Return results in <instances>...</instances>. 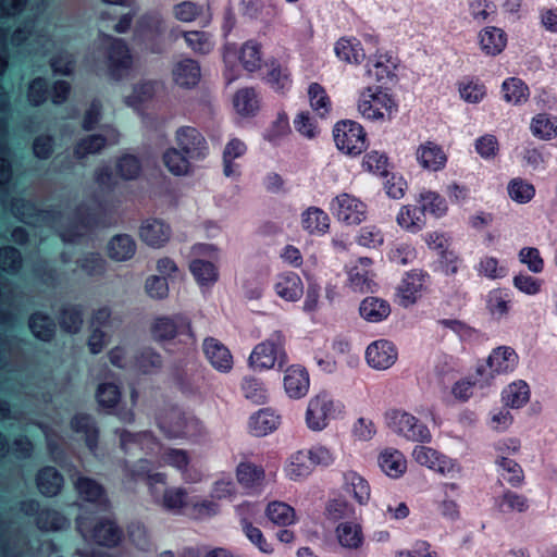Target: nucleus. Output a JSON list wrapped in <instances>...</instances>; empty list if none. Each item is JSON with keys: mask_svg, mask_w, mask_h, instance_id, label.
<instances>
[{"mask_svg": "<svg viewBox=\"0 0 557 557\" xmlns=\"http://www.w3.org/2000/svg\"><path fill=\"white\" fill-rule=\"evenodd\" d=\"M156 422L161 433L169 440H197L207 434L196 418L186 414L176 406L162 407L156 416Z\"/></svg>", "mask_w": 557, "mask_h": 557, "instance_id": "f257e3e1", "label": "nucleus"}, {"mask_svg": "<svg viewBox=\"0 0 557 557\" xmlns=\"http://www.w3.org/2000/svg\"><path fill=\"white\" fill-rule=\"evenodd\" d=\"M153 502L162 509L181 513L188 505L187 490L181 486H168V476L162 472L149 473L146 476Z\"/></svg>", "mask_w": 557, "mask_h": 557, "instance_id": "f03ea898", "label": "nucleus"}, {"mask_svg": "<svg viewBox=\"0 0 557 557\" xmlns=\"http://www.w3.org/2000/svg\"><path fill=\"white\" fill-rule=\"evenodd\" d=\"M336 147L346 154H360L366 149V133L354 121L338 122L334 128Z\"/></svg>", "mask_w": 557, "mask_h": 557, "instance_id": "7ed1b4c3", "label": "nucleus"}, {"mask_svg": "<svg viewBox=\"0 0 557 557\" xmlns=\"http://www.w3.org/2000/svg\"><path fill=\"white\" fill-rule=\"evenodd\" d=\"M283 346V334L275 332L271 338L255 347L249 358L250 364L258 369H271L275 366L277 360L283 362L285 358Z\"/></svg>", "mask_w": 557, "mask_h": 557, "instance_id": "20e7f679", "label": "nucleus"}, {"mask_svg": "<svg viewBox=\"0 0 557 557\" xmlns=\"http://www.w3.org/2000/svg\"><path fill=\"white\" fill-rule=\"evenodd\" d=\"M70 85L65 81H58L50 89L46 79L38 77L32 81L28 87L30 104H42L50 100L53 104H62L67 100Z\"/></svg>", "mask_w": 557, "mask_h": 557, "instance_id": "39448f33", "label": "nucleus"}, {"mask_svg": "<svg viewBox=\"0 0 557 557\" xmlns=\"http://www.w3.org/2000/svg\"><path fill=\"white\" fill-rule=\"evenodd\" d=\"M77 529L84 537L95 541L102 546H115L123 536L122 530L112 520H99L92 529H89L86 519H77Z\"/></svg>", "mask_w": 557, "mask_h": 557, "instance_id": "423d86ee", "label": "nucleus"}, {"mask_svg": "<svg viewBox=\"0 0 557 557\" xmlns=\"http://www.w3.org/2000/svg\"><path fill=\"white\" fill-rule=\"evenodd\" d=\"M160 462L180 471L187 483H198L203 478L202 472L191 465L190 454L186 449L164 447L160 454Z\"/></svg>", "mask_w": 557, "mask_h": 557, "instance_id": "0eeeda50", "label": "nucleus"}, {"mask_svg": "<svg viewBox=\"0 0 557 557\" xmlns=\"http://www.w3.org/2000/svg\"><path fill=\"white\" fill-rule=\"evenodd\" d=\"M389 425L395 432L410 441L422 443L431 441V432L428 426L408 412L393 411L389 416Z\"/></svg>", "mask_w": 557, "mask_h": 557, "instance_id": "6e6552de", "label": "nucleus"}, {"mask_svg": "<svg viewBox=\"0 0 557 557\" xmlns=\"http://www.w3.org/2000/svg\"><path fill=\"white\" fill-rule=\"evenodd\" d=\"M121 134L113 127H106L102 134H95L79 139L74 147V156L84 159L89 154L101 152L107 146L119 144Z\"/></svg>", "mask_w": 557, "mask_h": 557, "instance_id": "1a4fd4ad", "label": "nucleus"}, {"mask_svg": "<svg viewBox=\"0 0 557 557\" xmlns=\"http://www.w3.org/2000/svg\"><path fill=\"white\" fill-rule=\"evenodd\" d=\"M518 362V357L513 349L509 347H498L486 361V367L478 369L479 375L483 377V382L488 384L495 374L507 372Z\"/></svg>", "mask_w": 557, "mask_h": 557, "instance_id": "9d476101", "label": "nucleus"}, {"mask_svg": "<svg viewBox=\"0 0 557 557\" xmlns=\"http://www.w3.org/2000/svg\"><path fill=\"white\" fill-rule=\"evenodd\" d=\"M333 400L322 393L310 399L306 412L307 425L314 431L324 429L329 420L334 416Z\"/></svg>", "mask_w": 557, "mask_h": 557, "instance_id": "9b49d317", "label": "nucleus"}, {"mask_svg": "<svg viewBox=\"0 0 557 557\" xmlns=\"http://www.w3.org/2000/svg\"><path fill=\"white\" fill-rule=\"evenodd\" d=\"M152 336L158 342H168L177 335H190V322L183 315L159 317L151 326Z\"/></svg>", "mask_w": 557, "mask_h": 557, "instance_id": "f8f14e48", "label": "nucleus"}, {"mask_svg": "<svg viewBox=\"0 0 557 557\" xmlns=\"http://www.w3.org/2000/svg\"><path fill=\"white\" fill-rule=\"evenodd\" d=\"M337 216L347 225H358L367 218V205L354 195L343 193L336 197Z\"/></svg>", "mask_w": 557, "mask_h": 557, "instance_id": "ddd939ff", "label": "nucleus"}, {"mask_svg": "<svg viewBox=\"0 0 557 557\" xmlns=\"http://www.w3.org/2000/svg\"><path fill=\"white\" fill-rule=\"evenodd\" d=\"M70 479L74 485L78 496L89 503L107 508L109 499L103 486L94 479L82 475L78 472L70 474Z\"/></svg>", "mask_w": 557, "mask_h": 557, "instance_id": "4468645a", "label": "nucleus"}, {"mask_svg": "<svg viewBox=\"0 0 557 557\" xmlns=\"http://www.w3.org/2000/svg\"><path fill=\"white\" fill-rule=\"evenodd\" d=\"M110 41L108 53V67L111 76L121 78L127 74L132 66V55L127 46L122 39L107 36Z\"/></svg>", "mask_w": 557, "mask_h": 557, "instance_id": "2eb2a0df", "label": "nucleus"}, {"mask_svg": "<svg viewBox=\"0 0 557 557\" xmlns=\"http://www.w3.org/2000/svg\"><path fill=\"white\" fill-rule=\"evenodd\" d=\"M374 276L372 260L369 258H360L348 271L349 286L354 292L358 293L372 292L376 285Z\"/></svg>", "mask_w": 557, "mask_h": 557, "instance_id": "dca6fc26", "label": "nucleus"}, {"mask_svg": "<svg viewBox=\"0 0 557 557\" xmlns=\"http://www.w3.org/2000/svg\"><path fill=\"white\" fill-rule=\"evenodd\" d=\"M366 356L372 368L385 370L395 363L397 350L391 342L381 339L368 346Z\"/></svg>", "mask_w": 557, "mask_h": 557, "instance_id": "f3484780", "label": "nucleus"}, {"mask_svg": "<svg viewBox=\"0 0 557 557\" xmlns=\"http://www.w3.org/2000/svg\"><path fill=\"white\" fill-rule=\"evenodd\" d=\"M414 460L433 471L445 474L454 469L451 460L428 446H417L412 454Z\"/></svg>", "mask_w": 557, "mask_h": 557, "instance_id": "a211bd4d", "label": "nucleus"}, {"mask_svg": "<svg viewBox=\"0 0 557 557\" xmlns=\"http://www.w3.org/2000/svg\"><path fill=\"white\" fill-rule=\"evenodd\" d=\"M176 141L182 151L189 158L202 157L205 154L206 139L194 127H181L176 132Z\"/></svg>", "mask_w": 557, "mask_h": 557, "instance_id": "6ab92c4d", "label": "nucleus"}, {"mask_svg": "<svg viewBox=\"0 0 557 557\" xmlns=\"http://www.w3.org/2000/svg\"><path fill=\"white\" fill-rule=\"evenodd\" d=\"M398 63L389 53H375L368 61V74L377 82L392 81L396 76Z\"/></svg>", "mask_w": 557, "mask_h": 557, "instance_id": "aec40b11", "label": "nucleus"}, {"mask_svg": "<svg viewBox=\"0 0 557 557\" xmlns=\"http://www.w3.org/2000/svg\"><path fill=\"white\" fill-rule=\"evenodd\" d=\"M309 374L300 366H290L287 368L284 376V387L292 398L305 396L309 389Z\"/></svg>", "mask_w": 557, "mask_h": 557, "instance_id": "412c9836", "label": "nucleus"}, {"mask_svg": "<svg viewBox=\"0 0 557 557\" xmlns=\"http://www.w3.org/2000/svg\"><path fill=\"white\" fill-rule=\"evenodd\" d=\"M417 159L423 169L430 171H438L447 162V156L442 147L433 141H426L418 147Z\"/></svg>", "mask_w": 557, "mask_h": 557, "instance_id": "4be33fe9", "label": "nucleus"}, {"mask_svg": "<svg viewBox=\"0 0 557 557\" xmlns=\"http://www.w3.org/2000/svg\"><path fill=\"white\" fill-rule=\"evenodd\" d=\"M424 290V275L422 273H409L398 287V298L404 307L412 306L421 297Z\"/></svg>", "mask_w": 557, "mask_h": 557, "instance_id": "5701e85b", "label": "nucleus"}, {"mask_svg": "<svg viewBox=\"0 0 557 557\" xmlns=\"http://www.w3.org/2000/svg\"><path fill=\"white\" fill-rule=\"evenodd\" d=\"M479 44L486 55L494 57L502 53L506 48L507 35L498 27L488 26L479 33Z\"/></svg>", "mask_w": 557, "mask_h": 557, "instance_id": "b1692460", "label": "nucleus"}, {"mask_svg": "<svg viewBox=\"0 0 557 557\" xmlns=\"http://www.w3.org/2000/svg\"><path fill=\"white\" fill-rule=\"evenodd\" d=\"M391 312L392 308L388 301L374 296L366 297L359 306L361 318L371 323H379L387 319Z\"/></svg>", "mask_w": 557, "mask_h": 557, "instance_id": "393cba45", "label": "nucleus"}, {"mask_svg": "<svg viewBox=\"0 0 557 557\" xmlns=\"http://www.w3.org/2000/svg\"><path fill=\"white\" fill-rule=\"evenodd\" d=\"M237 482L246 488L260 486L265 479V471L262 466L244 458L236 467Z\"/></svg>", "mask_w": 557, "mask_h": 557, "instance_id": "a878e982", "label": "nucleus"}, {"mask_svg": "<svg viewBox=\"0 0 557 557\" xmlns=\"http://www.w3.org/2000/svg\"><path fill=\"white\" fill-rule=\"evenodd\" d=\"M205 352L211 364L219 371H228L233 366V357L222 343L215 338L205 341Z\"/></svg>", "mask_w": 557, "mask_h": 557, "instance_id": "bb28decb", "label": "nucleus"}, {"mask_svg": "<svg viewBox=\"0 0 557 557\" xmlns=\"http://www.w3.org/2000/svg\"><path fill=\"white\" fill-rule=\"evenodd\" d=\"M136 249V242L131 235L119 234L110 239L108 256L114 261L124 262L135 256Z\"/></svg>", "mask_w": 557, "mask_h": 557, "instance_id": "cd10ccee", "label": "nucleus"}, {"mask_svg": "<svg viewBox=\"0 0 557 557\" xmlns=\"http://www.w3.org/2000/svg\"><path fill=\"white\" fill-rule=\"evenodd\" d=\"M174 82L182 87L196 86L201 78L200 65L193 59L177 62L173 69Z\"/></svg>", "mask_w": 557, "mask_h": 557, "instance_id": "c85d7f7f", "label": "nucleus"}, {"mask_svg": "<svg viewBox=\"0 0 557 557\" xmlns=\"http://www.w3.org/2000/svg\"><path fill=\"white\" fill-rule=\"evenodd\" d=\"M335 533L341 546L347 549H358L364 541L362 528L356 522L346 521L339 523Z\"/></svg>", "mask_w": 557, "mask_h": 557, "instance_id": "c756f323", "label": "nucleus"}, {"mask_svg": "<svg viewBox=\"0 0 557 557\" xmlns=\"http://www.w3.org/2000/svg\"><path fill=\"white\" fill-rule=\"evenodd\" d=\"M140 236L145 243L152 247L164 245L171 236L169 225L159 220H148L140 228Z\"/></svg>", "mask_w": 557, "mask_h": 557, "instance_id": "7c9ffc66", "label": "nucleus"}, {"mask_svg": "<svg viewBox=\"0 0 557 557\" xmlns=\"http://www.w3.org/2000/svg\"><path fill=\"white\" fill-rule=\"evenodd\" d=\"M164 90V85L160 82H143L134 87L133 94L127 98V104L159 101Z\"/></svg>", "mask_w": 557, "mask_h": 557, "instance_id": "2f4dec72", "label": "nucleus"}, {"mask_svg": "<svg viewBox=\"0 0 557 557\" xmlns=\"http://www.w3.org/2000/svg\"><path fill=\"white\" fill-rule=\"evenodd\" d=\"M116 434L124 450H128L135 445H138L141 449L152 450L160 444L151 431L131 433L126 430H117Z\"/></svg>", "mask_w": 557, "mask_h": 557, "instance_id": "473e14b6", "label": "nucleus"}, {"mask_svg": "<svg viewBox=\"0 0 557 557\" xmlns=\"http://www.w3.org/2000/svg\"><path fill=\"white\" fill-rule=\"evenodd\" d=\"M379 465L383 472L391 478H399L407 469L404 455L397 449H385L379 457Z\"/></svg>", "mask_w": 557, "mask_h": 557, "instance_id": "72a5a7b5", "label": "nucleus"}, {"mask_svg": "<svg viewBox=\"0 0 557 557\" xmlns=\"http://www.w3.org/2000/svg\"><path fill=\"white\" fill-rule=\"evenodd\" d=\"M344 490L351 495L360 505L368 503L371 495L369 482L355 471L345 473Z\"/></svg>", "mask_w": 557, "mask_h": 557, "instance_id": "f704fd0d", "label": "nucleus"}, {"mask_svg": "<svg viewBox=\"0 0 557 557\" xmlns=\"http://www.w3.org/2000/svg\"><path fill=\"white\" fill-rule=\"evenodd\" d=\"M63 476L52 467L41 469L37 475V486L41 494L55 496L63 487Z\"/></svg>", "mask_w": 557, "mask_h": 557, "instance_id": "c9c22d12", "label": "nucleus"}, {"mask_svg": "<svg viewBox=\"0 0 557 557\" xmlns=\"http://www.w3.org/2000/svg\"><path fill=\"white\" fill-rule=\"evenodd\" d=\"M502 91L504 100L519 104L529 100L530 90L527 84L518 77H509L503 82Z\"/></svg>", "mask_w": 557, "mask_h": 557, "instance_id": "e433bc0d", "label": "nucleus"}, {"mask_svg": "<svg viewBox=\"0 0 557 557\" xmlns=\"http://www.w3.org/2000/svg\"><path fill=\"white\" fill-rule=\"evenodd\" d=\"M276 293L285 300L294 301L302 295V282L297 274L289 273L278 277L275 285Z\"/></svg>", "mask_w": 557, "mask_h": 557, "instance_id": "4c0bfd02", "label": "nucleus"}, {"mask_svg": "<svg viewBox=\"0 0 557 557\" xmlns=\"http://www.w3.org/2000/svg\"><path fill=\"white\" fill-rule=\"evenodd\" d=\"M336 55L347 63H360L364 59V51L357 39L341 38L335 45Z\"/></svg>", "mask_w": 557, "mask_h": 557, "instance_id": "58836bf2", "label": "nucleus"}, {"mask_svg": "<svg viewBox=\"0 0 557 557\" xmlns=\"http://www.w3.org/2000/svg\"><path fill=\"white\" fill-rule=\"evenodd\" d=\"M71 424L75 432L85 434L87 446L91 451H95L97 448L98 428L94 419L88 414L79 413L73 418Z\"/></svg>", "mask_w": 557, "mask_h": 557, "instance_id": "ea45409f", "label": "nucleus"}, {"mask_svg": "<svg viewBox=\"0 0 557 557\" xmlns=\"http://www.w3.org/2000/svg\"><path fill=\"white\" fill-rule=\"evenodd\" d=\"M268 518L275 524L289 525L296 520V512L293 507L283 502H272L267 507Z\"/></svg>", "mask_w": 557, "mask_h": 557, "instance_id": "a19ab883", "label": "nucleus"}, {"mask_svg": "<svg viewBox=\"0 0 557 557\" xmlns=\"http://www.w3.org/2000/svg\"><path fill=\"white\" fill-rule=\"evenodd\" d=\"M530 389L524 381L513 382L503 392V400L507 406L519 408L528 403Z\"/></svg>", "mask_w": 557, "mask_h": 557, "instance_id": "79ce46f5", "label": "nucleus"}, {"mask_svg": "<svg viewBox=\"0 0 557 557\" xmlns=\"http://www.w3.org/2000/svg\"><path fill=\"white\" fill-rule=\"evenodd\" d=\"M277 424V417L268 410L258 411L250 418L249 421V426L257 436L268 434L269 432L276 429Z\"/></svg>", "mask_w": 557, "mask_h": 557, "instance_id": "37998d69", "label": "nucleus"}, {"mask_svg": "<svg viewBox=\"0 0 557 557\" xmlns=\"http://www.w3.org/2000/svg\"><path fill=\"white\" fill-rule=\"evenodd\" d=\"M115 170L121 178L131 181L139 177L143 166L140 160L136 156L124 154L117 159Z\"/></svg>", "mask_w": 557, "mask_h": 557, "instance_id": "c03bdc74", "label": "nucleus"}, {"mask_svg": "<svg viewBox=\"0 0 557 557\" xmlns=\"http://www.w3.org/2000/svg\"><path fill=\"white\" fill-rule=\"evenodd\" d=\"M187 46L198 54H208L213 49L212 36L201 30L185 32L183 34Z\"/></svg>", "mask_w": 557, "mask_h": 557, "instance_id": "a18cd8bd", "label": "nucleus"}, {"mask_svg": "<svg viewBox=\"0 0 557 557\" xmlns=\"http://www.w3.org/2000/svg\"><path fill=\"white\" fill-rule=\"evenodd\" d=\"M135 367L143 373H153L161 369L162 357L151 348H144L135 356Z\"/></svg>", "mask_w": 557, "mask_h": 557, "instance_id": "49530a36", "label": "nucleus"}, {"mask_svg": "<svg viewBox=\"0 0 557 557\" xmlns=\"http://www.w3.org/2000/svg\"><path fill=\"white\" fill-rule=\"evenodd\" d=\"M302 223L310 233H323L330 226L327 214L319 208H309L304 213Z\"/></svg>", "mask_w": 557, "mask_h": 557, "instance_id": "de8ad7c7", "label": "nucleus"}, {"mask_svg": "<svg viewBox=\"0 0 557 557\" xmlns=\"http://www.w3.org/2000/svg\"><path fill=\"white\" fill-rule=\"evenodd\" d=\"M189 157L182 154L177 149L170 148L163 154V161L174 175H185L190 171Z\"/></svg>", "mask_w": 557, "mask_h": 557, "instance_id": "09e8293b", "label": "nucleus"}, {"mask_svg": "<svg viewBox=\"0 0 557 557\" xmlns=\"http://www.w3.org/2000/svg\"><path fill=\"white\" fill-rule=\"evenodd\" d=\"M423 222L421 209L414 206H404L397 215L398 225L409 231L420 230Z\"/></svg>", "mask_w": 557, "mask_h": 557, "instance_id": "8fccbe9b", "label": "nucleus"}, {"mask_svg": "<svg viewBox=\"0 0 557 557\" xmlns=\"http://www.w3.org/2000/svg\"><path fill=\"white\" fill-rule=\"evenodd\" d=\"M29 327L33 334L41 341H50L54 335L55 325L53 321L45 314L35 313L29 320Z\"/></svg>", "mask_w": 557, "mask_h": 557, "instance_id": "3c124183", "label": "nucleus"}, {"mask_svg": "<svg viewBox=\"0 0 557 557\" xmlns=\"http://www.w3.org/2000/svg\"><path fill=\"white\" fill-rule=\"evenodd\" d=\"M37 524L41 530L58 531L69 527V520L52 509H42L37 517Z\"/></svg>", "mask_w": 557, "mask_h": 557, "instance_id": "603ef678", "label": "nucleus"}, {"mask_svg": "<svg viewBox=\"0 0 557 557\" xmlns=\"http://www.w3.org/2000/svg\"><path fill=\"white\" fill-rule=\"evenodd\" d=\"M240 61L249 72L256 71L261 66L262 55L261 47L253 40L247 41L240 50Z\"/></svg>", "mask_w": 557, "mask_h": 557, "instance_id": "864d4df0", "label": "nucleus"}, {"mask_svg": "<svg viewBox=\"0 0 557 557\" xmlns=\"http://www.w3.org/2000/svg\"><path fill=\"white\" fill-rule=\"evenodd\" d=\"M359 102L360 104H386L394 102V98L387 88L370 86L361 92Z\"/></svg>", "mask_w": 557, "mask_h": 557, "instance_id": "5fc2aeb1", "label": "nucleus"}, {"mask_svg": "<svg viewBox=\"0 0 557 557\" xmlns=\"http://www.w3.org/2000/svg\"><path fill=\"white\" fill-rule=\"evenodd\" d=\"M190 271L196 280L202 285L213 283L218 278L216 269L213 263L209 261L200 259L194 260L190 263Z\"/></svg>", "mask_w": 557, "mask_h": 557, "instance_id": "6e6d98bb", "label": "nucleus"}, {"mask_svg": "<svg viewBox=\"0 0 557 557\" xmlns=\"http://www.w3.org/2000/svg\"><path fill=\"white\" fill-rule=\"evenodd\" d=\"M246 151V146L243 141L237 138L232 139L225 147L223 152V162H224V174L226 176H232L235 174V169L233 166V160L242 157Z\"/></svg>", "mask_w": 557, "mask_h": 557, "instance_id": "4d7b16f0", "label": "nucleus"}, {"mask_svg": "<svg viewBox=\"0 0 557 557\" xmlns=\"http://www.w3.org/2000/svg\"><path fill=\"white\" fill-rule=\"evenodd\" d=\"M78 263L89 276H102L107 271V261L99 253H87L79 259Z\"/></svg>", "mask_w": 557, "mask_h": 557, "instance_id": "13d9d810", "label": "nucleus"}, {"mask_svg": "<svg viewBox=\"0 0 557 557\" xmlns=\"http://www.w3.org/2000/svg\"><path fill=\"white\" fill-rule=\"evenodd\" d=\"M60 325L69 333H77L83 325L82 310L77 307H65L60 315Z\"/></svg>", "mask_w": 557, "mask_h": 557, "instance_id": "bf43d9fd", "label": "nucleus"}, {"mask_svg": "<svg viewBox=\"0 0 557 557\" xmlns=\"http://www.w3.org/2000/svg\"><path fill=\"white\" fill-rule=\"evenodd\" d=\"M286 474L290 479H297L307 475L311 471V463L308 462V455L306 451H297L292 458L290 462L285 469Z\"/></svg>", "mask_w": 557, "mask_h": 557, "instance_id": "052dcab7", "label": "nucleus"}, {"mask_svg": "<svg viewBox=\"0 0 557 557\" xmlns=\"http://www.w3.org/2000/svg\"><path fill=\"white\" fill-rule=\"evenodd\" d=\"M508 193L515 201L525 203L534 197L535 189L532 184L515 178L508 185Z\"/></svg>", "mask_w": 557, "mask_h": 557, "instance_id": "680f3d73", "label": "nucleus"}, {"mask_svg": "<svg viewBox=\"0 0 557 557\" xmlns=\"http://www.w3.org/2000/svg\"><path fill=\"white\" fill-rule=\"evenodd\" d=\"M460 97L468 103H478L484 99L485 86L474 81H463L459 84Z\"/></svg>", "mask_w": 557, "mask_h": 557, "instance_id": "e2e57ef3", "label": "nucleus"}, {"mask_svg": "<svg viewBox=\"0 0 557 557\" xmlns=\"http://www.w3.org/2000/svg\"><path fill=\"white\" fill-rule=\"evenodd\" d=\"M532 131L534 135L543 139H550L557 136V120L539 114L533 119Z\"/></svg>", "mask_w": 557, "mask_h": 557, "instance_id": "0e129e2a", "label": "nucleus"}, {"mask_svg": "<svg viewBox=\"0 0 557 557\" xmlns=\"http://www.w3.org/2000/svg\"><path fill=\"white\" fill-rule=\"evenodd\" d=\"M203 12L200 4L193 1H183L173 7L174 16L185 23H190L197 20Z\"/></svg>", "mask_w": 557, "mask_h": 557, "instance_id": "69168bd1", "label": "nucleus"}, {"mask_svg": "<svg viewBox=\"0 0 557 557\" xmlns=\"http://www.w3.org/2000/svg\"><path fill=\"white\" fill-rule=\"evenodd\" d=\"M422 213L429 211L435 215H442L446 212L447 206L445 200L434 191H425L420 195Z\"/></svg>", "mask_w": 557, "mask_h": 557, "instance_id": "338daca9", "label": "nucleus"}, {"mask_svg": "<svg viewBox=\"0 0 557 557\" xmlns=\"http://www.w3.org/2000/svg\"><path fill=\"white\" fill-rule=\"evenodd\" d=\"M180 557H234V555L225 547L203 546L185 548Z\"/></svg>", "mask_w": 557, "mask_h": 557, "instance_id": "774afa93", "label": "nucleus"}]
</instances>
